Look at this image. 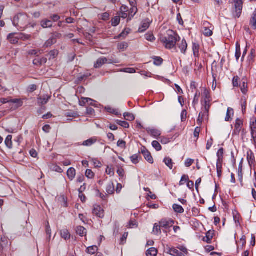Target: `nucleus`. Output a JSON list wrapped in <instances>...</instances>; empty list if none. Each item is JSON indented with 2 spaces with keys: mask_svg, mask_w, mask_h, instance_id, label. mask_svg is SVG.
<instances>
[{
  "mask_svg": "<svg viewBox=\"0 0 256 256\" xmlns=\"http://www.w3.org/2000/svg\"><path fill=\"white\" fill-rule=\"evenodd\" d=\"M179 36L174 31L169 30L166 35L160 38L161 42L166 48L171 49L174 47L176 42L180 40Z\"/></svg>",
  "mask_w": 256,
  "mask_h": 256,
  "instance_id": "1",
  "label": "nucleus"
},
{
  "mask_svg": "<svg viewBox=\"0 0 256 256\" xmlns=\"http://www.w3.org/2000/svg\"><path fill=\"white\" fill-rule=\"evenodd\" d=\"M28 21L29 18L26 14H18L14 18L12 24L15 26L22 28L28 24Z\"/></svg>",
  "mask_w": 256,
  "mask_h": 256,
  "instance_id": "2",
  "label": "nucleus"
},
{
  "mask_svg": "<svg viewBox=\"0 0 256 256\" xmlns=\"http://www.w3.org/2000/svg\"><path fill=\"white\" fill-rule=\"evenodd\" d=\"M229 2L234 4L232 9L233 16L235 18H239L242 12L244 4L243 0H230Z\"/></svg>",
  "mask_w": 256,
  "mask_h": 256,
  "instance_id": "3",
  "label": "nucleus"
},
{
  "mask_svg": "<svg viewBox=\"0 0 256 256\" xmlns=\"http://www.w3.org/2000/svg\"><path fill=\"white\" fill-rule=\"evenodd\" d=\"M147 132L149 135L158 140L162 132L160 130L154 128H146Z\"/></svg>",
  "mask_w": 256,
  "mask_h": 256,
  "instance_id": "4",
  "label": "nucleus"
},
{
  "mask_svg": "<svg viewBox=\"0 0 256 256\" xmlns=\"http://www.w3.org/2000/svg\"><path fill=\"white\" fill-rule=\"evenodd\" d=\"M159 223L162 228L167 230L173 226L174 222L172 219H162Z\"/></svg>",
  "mask_w": 256,
  "mask_h": 256,
  "instance_id": "5",
  "label": "nucleus"
},
{
  "mask_svg": "<svg viewBox=\"0 0 256 256\" xmlns=\"http://www.w3.org/2000/svg\"><path fill=\"white\" fill-rule=\"evenodd\" d=\"M216 68H217V63L216 62H214L212 64V76L213 78V84L212 86V88L213 90H214L216 86Z\"/></svg>",
  "mask_w": 256,
  "mask_h": 256,
  "instance_id": "6",
  "label": "nucleus"
},
{
  "mask_svg": "<svg viewBox=\"0 0 256 256\" xmlns=\"http://www.w3.org/2000/svg\"><path fill=\"white\" fill-rule=\"evenodd\" d=\"M141 153L143 154L144 158L150 164L154 163V159L146 147L142 146L141 148Z\"/></svg>",
  "mask_w": 256,
  "mask_h": 256,
  "instance_id": "7",
  "label": "nucleus"
},
{
  "mask_svg": "<svg viewBox=\"0 0 256 256\" xmlns=\"http://www.w3.org/2000/svg\"><path fill=\"white\" fill-rule=\"evenodd\" d=\"M242 125L243 121L240 118H237L236 121L234 130V133L235 134H239L242 130Z\"/></svg>",
  "mask_w": 256,
  "mask_h": 256,
  "instance_id": "8",
  "label": "nucleus"
},
{
  "mask_svg": "<svg viewBox=\"0 0 256 256\" xmlns=\"http://www.w3.org/2000/svg\"><path fill=\"white\" fill-rule=\"evenodd\" d=\"M92 212L94 215L100 218H102L104 216V211L100 206H94Z\"/></svg>",
  "mask_w": 256,
  "mask_h": 256,
  "instance_id": "9",
  "label": "nucleus"
},
{
  "mask_svg": "<svg viewBox=\"0 0 256 256\" xmlns=\"http://www.w3.org/2000/svg\"><path fill=\"white\" fill-rule=\"evenodd\" d=\"M58 34L52 35L44 44V46L48 48L56 42V37Z\"/></svg>",
  "mask_w": 256,
  "mask_h": 256,
  "instance_id": "10",
  "label": "nucleus"
},
{
  "mask_svg": "<svg viewBox=\"0 0 256 256\" xmlns=\"http://www.w3.org/2000/svg\"><path fill=\"white\" fill-rule=\"evenodd\" d=\"M214 236V232L209 230L206 233V236L202 238V240L208 244H210Z\"/></svg>",
  "mask_w": 256,
  "mask_h": 256,
  "instance_id": "11",
  "label": "nucleus"
},
{
  "mask_svg": "<svg viewBox=\"0 0 256 256\" xmlns=\"http://www.w3.org/2000/svg\"><path fill=\"white\" fill-rule=\"evenodd\" d=\"M47 62V58H36L33 60V64L35 66H40L42 64H45Z\"/></svg>",
  "mask_w": 256,
  "mask_h": 256,
  "instance_id": "12",
  "label": "nucleus"
},
{
  "mask_svg": "<svg viewBox=\"0 0 256 256\" xmlns=\"http://www.w3.org/2000/svg\"><path fill=\"white\" fill-rule=\"evenodd\" d=\"M250 129L252 136L256 144V120L250 122Z\"/></svg>",
  "mask_w": 256,
  "mask_h": 256,
  "instance_id": "13",
  "label": "nucleus"
},
{
  "mask_svg": "<svg viewBox=\"0 0 256 256\" xmlns=\"http://www.w3.org/2000/svg\"><path fill=\"white\" fill-rule=\"evenodd\" d=\"M51 96L48 95H44L38 98V103L40 106L46 104Z\"/></svg>",
  "mask_w": 256,
  "mask_h": 256,
  "instance_id": "14",
  "label": "nucleus"
},
{
  "mask_svg": "<svg viewBox=\"0 0 256 256\" xmlns=\"http://www.w3.org/2000/svg\"><path fill=\"white\" fill-rule=\"evenodd\" d=\"M107 63L106 58L101 57L98 58L94 64V67L96 68H100L103 64Z\"/></svg>",
  "mask_w": 256,
  "mask_h": 256,
  "instance_id": "15",
  "label": "nucleus"
},
{
  "mask_svg": "<svg viewBox=\"0 0 256 256\" xmlns=\"http://www.w3.org/2000/svg\"><path fill=\"white\" fill-rule=\"evenodd\" d=\"M247 160L250 167L252 168L255 162V158L254 154L251 151L247 152Z\"/></svg>",
  "mask_w": 256,
  "mask_h": 256,
  "instance_id": "16",
  "label": "nucleus"
},
{
  "mask_svg": "<svg viewBox=\"0 0 256 256\" xmlns=\"http://www.w3.org/2000/svg\"><path fill=\"white\" fill-rule=\"evenodd\" d=\"M41 26L44 28H50L52 26V21L48 19H44L40 22Z\"/></svg>",
  "mask_w": 256,
  "mask_h": 256,
  "instance_id": "17",
  "label": "nucleus"
},
{
  "mask_svg": "<svg viewBox=\"0 0 256 256\" xmlns=\"http://www.w3.org/2000/svg\"><path fill=\"white\" fill-rule=\"evenodd\" d=\"M106 60L107 63L108 64H116L120 62L119 60L116 58L114 54L106 58Z\"/></svg>",
  "mask_w": 256,
  "mask_h": 256,
  "instance_id": "18",
  "label": "nucleus"
},
{
  "mask_svg": "<svg viewBox=\"0 0 256 256\" xmlns=\"http://www.w3.org/2000/svg\"><path fill=\"white\" fill-rule=\"evenodd\" d=\"M178 47L180 48L181 52L185 54L188 48V44L186 40L183 39L180 44H178Z\"/></svg>",
  "mask_w": 256,
  "mask_h": 256,
  "instance_id": "19",
  "label": "nucleus"
},
{
  "mask_svg": "<svg viewBox=\"0 0 256 256\" xmlns=\"http://www.w3.org/2000/svg\"><path fill=\"white\" fill-rule=\"evenodd\" d=\"M250 24L252 29H256V8L252 16Z\"/></svg>",
  "mask_w": 256,
  "mask_h": 256,
  "instance_id": "20",
  "label": "nucleus"
},
{
  "mask_svg": "<svg viewBox=\"0 0 256 256\" xmlns=\"http://www.w3.org/2000/svg\"><path fill=\"white\" fill-rule=\"evenodd\" d=\"M150 22L148 20H144L142 22V26L138 28V32H143L150 26Z\"/></svg>",
  "mask_w": 256,
  "mask_h": 256,
  "instance_id": "21",
  "label": "nucleus"
},
{
  "mask_svg": "<svg viewBox=\"0 0 256 256\" xmlns=\"http://www.w3.org/2000/svg\"><path fill=\"white\" fill-rule=\"evenodd\" d=\"M106 192L108 194H112L114 192V186L112 182H110L106 186Z\"/></svg>",
  "mask_w": 256,
  "mask_h": 256,
  "instance_id": "22",
  "label": "nucleus"
},
{
  "mask_svg": "<svg viewBox=\"0 0 256 256\" xmlns=\"http://www.w3.org/2000/svg\"><path fill=\"white\" fill-rule=\"evenodd\" d=\"M240 87L242 94H246L248 92V82L246 79H242V84L240 85Z\"/></svg>",
  "mask_w": 256,
  "mask_h": 256,
  "instance_id": "23",
  "label": "nucleus"
},
{
  "mask_svg": "<svg viewBox=\"0 0 256 256\" xmlns=\"http://www.w3.org/2000/svg\"><path fill=\"white\" fill-rule=\"evenodd\" d=\"M76 174V170L73 168H70L67 171V176L70 180H72L75 178Z\"/></svg>",
  "mask_w": 256,
  "mask_h": 256,
  "instance_id": "24",
  "label": "nucleus"
},
{
  "mask_svg": "<svg viewBox=\"0 0 256 256\" xmlns=\"http://www.w3.org/2000/svg\"><path fill=\"white\" fill-rule=\"evenodd\" d=\"M211 100H203L202 102V110H206V113L209 112V110L211 106L210 104Z\"/></svg>",
  "mask_w": 256,
  "mask_h": 256,
  "instance_id": "25",
  "label": "nucleus"
},
{
  "mask_svg": "<svg viewBox=\"0 0 256 256\" xmlns=\"http://www.w3.org/2000/svg\"><path fill=\"white\" fill-rule=\"evenodd\" d=\"M96 142L100 143V144H102V142L98 140L96 137H93L88 140H86L83 142L82 144H94Z\"/></svg>",
  "mask_w": 256,
  "mask_h": 256,
  "instance_id": "26",
  "label": "nucleus"
},
{
  "mask_svg": "<svg viewBox=\"0 0 256 256\" xmlns=\"http://www.w3.org/2000/svg\"><path fill=\"white\" fill-rule=\"evenodd\" d=\"M16 34L15 33H11L9 34L8 36V40H9L10 44H16L18 42V39L16 38V36H15Z\"/></svg>",
  "mask_w": 256,
  "mask_h": 256,
  "instance_id": "27",
  "label": "nucleus"
},
{
  "mask_svg": "<svg viewBox=\"0 0 256 256\" xmlns=\"http://www.w3.org/2000/svg\"><path fill=\"white\" fill-rule=\"evenodd\" d=\"M76 232L80 236H84L86 234V230L82 226H78L76 228Z\"/></svg>",
  "mask_w": 256,
  "mask_h": 256,
  "instance_id": "28",
  "label": "nucleus"
},
{
  "mask_svg": "<svg viewBox=\"0 0 256 256\" xmlns=\"http://www.w3.org/2000/svg\"><path fill=\"white\" fill-rule=\"evenodd\" d=\"M60 233L62 238L64 240H66L70 238V234L68 230H60Z\"/></svg>",
  "mask_w": 256,
  "mask_h": 256,
  "instance_id": "29",
  "label": "nucleus"
},
{
  "mask_svg": "<svg viewBox=\"0 0 256 256\" xmlns=\"http://www.w3.org/2000/svg\"><path fill=\"white\" fill-rule=\"evenodd\" d=\"M199 50L200 46L198 44L193 43L192 44V51L195 57L199 56Z\"/></svg>",
  "mask_w": 256,
  "mask_h": 256,
  "instance_id": "30",
  "label": "nucleus"
},
{
  "mask_svg": "<svg viewBox=\"0 0 256 256\" xmlns=\"http://www.w3.org/2000/svg\"><path fill=\"white\" fill-rule=\"evenodd\" d=\"M160 228L161 226H160V223H156L154 226L153 232L156 235L160 234L162 233Z\"/></svg>",
  "mask_w": 256,
  "mask_h": 256,
  "instance_id": "31",
  "label": "nucleus"
},
{
  "mask_svg": "<svg viewBox=\"0 0 256 256\" xmlns=\"http://www.w3.org/2000/svg\"><path fill=\"white\" fill-rule=\"evenodd\" d=\"M106 110H107V112L109 113L114 114L116 116H121V114H120L118 110L115 108H113L110 106H106Z\"/></svg>",
  "mask_w": 256,
  "mask_h": 256,
  "instance_id": "32",
  "label": "nucleus"
},
{
  "mask_svg": "<svg viewBox=\"0 0 256 256\" xmlns=\"http://www.w3.org/2000/svg\"><path fill=\"white\" fill-rule=\"evenodd\" d=\"M172 208L174 211L176 213L182 214L184 212V209L180 205L174 204L172 206Z\"/></svg>",
  "mask_w": 256,
  "mask_h": 256,
  "instance_id": "33",
  "label": "nucleus"
},
{
  "mask_svg": "<svg viewBox=\"0 0 256 256\" xmlns=\"http://www.w3.org/2000/svg\"><path fill=\"white\" fill-rule=\"evenodd\" d=\"M224 150L223 148H220L216 153L218 157L217 161L223 162Z\"/></svg>",
  "mask_w": 256,
  "mask_h": 256,
  "instance_id": "34",
  "label": "nucleus"
},
{
  "mask_svg": "<svg viewBox=\"0 0 256 256\" xmlns=\"http://www.w3.org/2000/svg\"><path fill=\"white\" fill-rule=\"evenodd\" d=\"M158 254L157 250L154 248H149L146 252L147 256H156Z\"/></svg>",
  "mask_w": 256,
  "mask_h": 256,
  "instance_id": "35",
  "label": "nucleus"
},
{
  "mask_svg": "<svg viewBox=\"0 0 256 256\" xmlns=\"http://www.w3.org/2000/svg\"><path fill=\"white\" fill-rule=\"evenodd\" d=\"M202 96L204 98V100H212V98L210 94V92L206 88H204L202 92Z\"/></svg>",
  "mask_w": 256,
  "mask_h": 256,
  "instance_id": "36",
  "label": "nucleus"
},
{
  "mask_svg": "<svg viewBox=\"0 0 256 256\" xmlns=\"http://www.w3.org/2000/svg\"><path fill=\"white\" fill-rule=\"evenodd\" d=\"M117 174L120 177V180L122 182L125 176V172L124 170L122 167H118Z\"/></svg>",
  "mask_w": 256,
  "mask_h": 256,
  "instance_id": "37",
  "label": "nucleus"
},
{
  "mask_svg": "<svg viewBox=\"0 0 256 256\" xmlns=\"http://www.w3.org/2000/svg\"><path fill=\"white\" fill-rule=\"evenodd\" d=\"M172 138H166L162 136H160L158 140H160V142L162 144H167L172 142Z\"/></svg>",
  "mask_w": 256,
  "mask_h": 256,
  "instance_id": "38",
  "label": "nucleus"
},
{
  "mask_svg": "<svg viewBox=\"0 0 256 256\" xmlns=\"http://www.w3.org/2000/svg\"><path fill=\"white\" fill-rule=\"evenodd\" d=\"M164 162L170 170L172 168L173 162L172 160L170 158H165L164 160Z\"/></svg>",
  "mask_w": 256,
  "mask_h": 256,
  "instance_id": "39",
  "label": "nucleus"
},
{
  "mask_svg": "<svg viewBox=\"0 0 256 256\" xmlns=\"http://www.w3.org/2000/svg\"><path fill=\"white\" fill-rule=\"evenodd\" d=\"M242 161L243 158L242 159L238 168V176L240 180V181H242Z\"/></svg>",
  "mask_w": 256,
  "mask_h": 256,
  "instance_id": "40",
  "label": "nucleus"
},
{
  "mask_svg": "<svg viewBox=\"0 0 256 256\" xmlns=\"http://www.w3.org/2000/svg\"><path fill=\"white\" fill-rule=\"evenodd\" d=\"M98 250V248L96 246H89L86 249V252L90 254H94L97 252Z\"/></svg>",
  "mask_w": 256,
  "mask_h": 256,
  "instance_id": "41",
  "label": "nucleus"
},
{
  "mask_svg": "<svg viewBox=\"0 0 256 256\" xmlns=\"http://www.w3.org/2000/svg\"><path fill=\"white\" fill-rule=\"evenodd\" d=\"M241 55L240 52V44L237 42L236 44V51L235 54V56L236 60H238Z\"/></svg>",
  "mask_w": 256,
  "mask_h": 256,
  "instance_id": "42",
  "label": "nucleus"
},
{
  "mask_svg": "<svg viewBox=\"0 0 256 256\" xmlns=\"http://www.w3.org/2000/svg\"><path fill=\"white\" fill-rule=\"evenodd\" d=\"M138 9L136 7H132L128 13V19L130 20L136 14L137 12Z\"/></svg>",
  "mask_w": 256,
  "mask_h": 256,
  "instance_id": "43",
  "label": "nucleus"
},
{
  "mask_svg": "<svg viewBox=\"0 0 256 256\" xmlns=\"http://www.w3.org/2000/svg\"><path fill=\"white\" fill-rule=\"evenodd\" d=\"M234 115V110L232 108H228L226 112V116L225 118V120L226 122L230 121V119L231 118V115Z\"/></svg>",
  "mask_w": 256,
  "mask_h": 256,
  "instance_id": "44",
  "label": "nucleus"
},
{
  "mask_svg": "<svg viewBox=\"0 0 256 256\" xmlns=\"http://www.w3.org/2000/svg\"><path fill=\"white\" fill-rule=\"evenodd\" d=\"M241 106L242 113L244 114L246 112V99L244 96H242L241 98Z\"/></svg>",
  "mask_w": 256,
  "mask_h": 256,
  "instance_id": "45",
  "label": "nucleus"
},
{
  "mask_svg": "<svg viewBox=\"0 0 256 256\" xmlns=\"http://www.w3.org/2000/svg\"><path fill=\"white\" fill-rule=\"evenodd\" d=\"M124 118L129 121H132L134 120L135 117L132 114L129 112H125L124 114Z\"/></svg>",
  "mask_w": 256,
  "mask_h": 256,
  "instance_id": "46",
  "label": "nucleus"
},
{
  "mask_svg": "<svg viewBox=\"0 0 256 256\" xmlns=\"http://www.w3.org/2000/svg\"><path fill=\"white\" fill-rule=\"evenodd\" d=\"M90 102H94V100L88 98H82L80 101V105L81 106H84L86 103Z\"/></svg>",
  "mask_w": 256,
  "mask_h": 256,
  "instance_id": "47",
  "label": "nucleus"
},
{
  "mask_svg": "<svg viewBox=\"0 0 256 256\" xmlns=\"http://www.w3.org/2000/svg\"><path fill=\"white\" fill-rule=\"evenodd\" d=\"M180 252L175 248H170L168 250V254L173 256H178Z\"/></svg>",
  "mask_w": 256,
  "mask_h": 256,
  "instance_id": "48",
  "label": "nucleus"
},
{
  "mask_svg": "<svg viewBox=\"0 0 256 256\" xmlns=\"http://www.w3.org/2000/svg\"><path fill=\"white\" fill-rule=\"evenodd\" d=\"M116 122L118 124L124 128H128L130 126L129 124L125 121H122L120 120H118Z\"/></svg>",
  "mask_w": 256,
  "mask_h": 256,
  "instance_id": "49",
  "label": "nucleus"
},
{
  "mask_svg": "<svg viewBox=\"0 0 256 256\" xmlns=\"http://www.w3.org/2000/svg\"><path fill=\"white\" fill-rule=\"evenodd\" d=\"M153 59L154 60V64L156 66H160L162 63L163 60L160 57L154 56Z\"/></svg>",
  "mask_w": 256,
  "mask_h": 256,
  "instance_id": "50",
  "label": "nucleus"
},
{
  "mask_svg": "<svg viewBox=\"0 0 256 256\" xmlns=\"http://www.w3.org/2000/svg\"><path fill=\"white\" fill-rule=\"evenodd\" d=\"M139 158H140L139 154H134V155L132 156L130 158L132 162L134 164H136L138 163Z\"/></svg>",
  "mask_w": 256,
  "mask_h": 256,
  "instance_id": "51",
  "label": "nucleus"
},
{
  "mask_svg": "<svg viewBox=\"0 0 256 256\" xmlns=\"http://www.w3.org/2000/svg\"><path fill=\"white\" fill-rule=\"evenodd\" d=\"M130 32V29L129 28H125L122 32L118 36V38H125Z\"/></svg>",
  "mask_w": 256,
  "mask_h": 256,
  "instance_id": "52",
  "label": "nucleus"
},
{
  "mask_svg": "<svg viewBox=\"0 0 256 256\" xmlns=\"http://www.w3.org/2000/svg\"><path fill=\"white\" fill-rule=\"evenodd\" d=\"M120 22V18L119 16H116L112 20V24L114 26H117Z\"/></svg>",
  "mask_w": 256,
  "mask_h": 256,
  "instance_id": "53",
  "label": "nucleus"
},
{
  "mask_svg": "<svg viewBox=\"0 0 256 256\" xmlns=\"http://www.w3.org/2000/svg\"><path fill=\"white\" fill-rule=\"evenodd\" d=\"M120 72L129 73V74H134V73L136 72V70L134 68H125L120 69Z\"/></svg>",
  "mask_w": 256,
  "mask_h": 256,
  "instance_id": "54",
  "label": "nucleus"
},
{
  "mask_svg": "<svg viewBox=\"0 0 256 256\" xmlns=\"http://www.w3.org/2000/svg\"><path fill=\"white\" fill-rule=\"evenodd\" d=\"M199 116L204 119L205 120H208L209 112L206 113V110H202V112H200Z\"/></svg>",
  "mask_w": 256,
  "mask_h": 256,
  "instance_id": "55",
  "label": "nucleus"
},
{
  "mask_svg": "<svg viewBox=\"0 0 256 256\" xmlns=\"http://www.w3.org/2000/svg\"><path fill=\"white\" fill-rule=\"evenodd\" d=\"M58 52L57 50H51L48 54V55L50 56L49 58L50 59L54 58L58 55Z\"/></svg>",
  "mask_w": 256,
  "mask_h": 256,
  "instance_id": "56",
  "label": "nucleus"
},
{
  "mask_svg": "<svg viewBox=\"0 0 256 256\" xmlns=\"http://www.w3.org/2000/svg\"><path fill=\"white\" fill-rule=\"evenodd\" d=\"M78 116V115L77 112L72 111L68 112L65 114V116L66 117L76 118Z\"/></svg>",
  "mask_w": 256,
  "mask_h": 256,
  "instance_id": "57",
  "label": "nucleus"
},
{
  "mask_svg": "<svg viewBox=\"0 0 256 256\" xmlns=\"http://www.w3.org/2000/svg\"><path fill=\"white\" fill-rule=\"evenodd\" d=\"M46 233L47 235L48 236V240H50L51 238L52 230L48 222H47V224L46 225Z\"/></svg>",
  "mask_w": 256,
  "mask_h": 256,
  "instance_id": "58",
  "label": "nucleus"
},
{
  "mask_svg": "<svg viewBox=\"0 0 256 256\" xmlns=\"http://www.w3.org/2000/svg\"><path fill=\"white\" fill-rule=\"evenodd\" d=\"M204 34L206 36H210L212 34V32L210 29L204 28L203 30Z\"/></svg>",
  "mask_w": 256,
  "mask_h": 256,
  "instance_id": "59",
  "label": "nucleus"
},
{
  "mask_svg": "<svg viewBox=\"0 0 256 256\" xmlns=\"http://www.w3.org/2000/svg\"><path fill=\"white\" fill-rule=\"evenodd\" d=\"M128 47V44L126 42H122L118 44V48L119 50H124Z\"/></svg>",
  "mask_w": 256,
  "mask_h": 256,
  "instance_id": "60",
  "label": "nucleus"
},
{
  "mask_svg": "<svg viewBox=\"0 0 256 256\" xmlns=\"http://www.w3.org/2000/svg\"><path fill=\"white\" fill-rule=\"evenodd\" d=\"M145 37L146 40L150 42H152L155 39L154 34L150 32L146 34Z\"/></svg>",
  "mask_w": 256,
  "mask_h": 256,
  "instance_id": "61",
  "label": "nucleus"
},
{
  "mask_svg": "<svg viewBox=\"0 0 256 256\" xmlns=\"http://www.w3.org/2000/svg\"><path fill=\"white\" fill-rule=\"evenodd\" d=\"M194 162V160L193 159L187 158L185 161L184 165L186 167H190L192 164Z\"/></svg>",
  "mask_w": 256,
  "mask_h": 256,
  "instance_id": "62",
  "label": "nucleus"
},
{
  "mask_svg": "<svg viewBox=\"0 0 256 256\" xmlns=\"http://www.w3.org/2000/svg\"><path fill=\"white\" fill-rule=\"evenodd\" d=\"M106 173L108 175L114 176V168L110 167V166H108L106 169Z\"/></svg>",
  "mask_w": 256,
  "mask_h": 256,
  "instance_id": "63",
  "label": "nucleus"
},
{
  "mask_svg": "<svg viewBox=\"0 0 256 256\" xmlns=\"http://www.w3.org/2000/svg\"><path fill=\"white\" fill-rule=\"evenodd\" d=\"M86 176L89 178H92L94 176V173L92 170H87L86 172Z\"/></svg>",
  "mask_w": 256,
  "mask_h": 256,
  "instance_id": "64",
  "label": "nucleus"
}]
</instances>
